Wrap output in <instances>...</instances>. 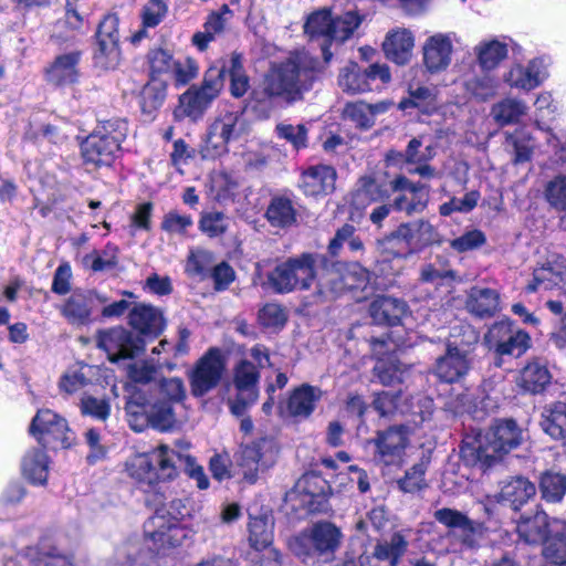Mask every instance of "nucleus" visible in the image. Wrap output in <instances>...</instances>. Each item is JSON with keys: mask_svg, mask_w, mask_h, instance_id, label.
<instances>
[{"mask_svg": "<svg viewBox=\"0 0 566 566\" xmlns=\"http://www.w3.org/2000/svg\"><path fill=\"white\" fill-rule=\"evenodd\" d=\"M119 19L116 14H107L97 29V50L94 60L102 69H114L119 63Z\"/></svg>", "mask_w": 566, "mask_h": 566, "instance_id": "6ab92c4d", "label": "nucleus"}, {"mask_svg": "<svg viewBox=\"0 0 566 566\" xmlns=\"http://www.w3.org/2000/svg\"><path fill=\"white\" fill-rule=\"evenodd\" d=\"M478 62L483 70L495 69L507 56V45L496 39L483 41L474 49Z\"/></svg>", "mask_w": 566, "mask_h": 566, "instance_id": "79ce46f5", "label": "nucleus"}, {"mask_svg": "<svg viewBox=\"0 0 566 566\" xmlns=\"http://www.w3.org/2000/svg\"><path fill=\"white\" fill-rule=\"evenodd\" d=\"M323 70L319 60L307 51L290 53L283 62L274 64L260 86L252 91V107L268 114L274 107L275 98L280 97L289 104L302 101Z\"/></svg>", "mask_w": 566, "mask_h": 566, "instance_id": "f257e3e1", "label": "nucleus"}, {"mask_svg": "<svg viewBox=\"0 0 566 566\" xmlns=\"http://www.w3.org/2000/svg\"><path fill=\"white\" fill-rule=\"evenodd\" d=\"M340 531L329 522H319L304 531L291 544L295 555L307 557L313 553L318 555L334 554L340 544Z\"/></svg>", "mask_w": 566, "mask_h": 566, "instance_id": "1a4fd4ad", "label": "nucleus"}, {"mask_svg": "<svg viewBox=\"0 0 566 566\" xmlns=\"http://www.w3.org/2000/svg\"><path fill=\"white\" fill-rule=\"evenodd\" d=\"M399 234L406 240L412 254L440 243L438 230L427 220L419 219L399 226Z\"/></svg>", "mask_w": 566, "mask_h": 566, "instance_id": "bb28decb", "label": "nucleus"}, {"mask_svg": "<svg viewBox=\"0 0 566 566\" xmlns=\"http://www.w3.org/2000/svg\"><path fill=\"white\" fill-rule=\"evenodd\" d=\"M126 471L142 488L154 490L158 483L177 478L175 451L160 444L150 452L135 454L127 460Z\"/></svg>", "mask_w": 566, "mask_h": 566, "instance_id": "20e7f679", "label": "nucleus"}, {"mask_svg": "<svg viewBox=\"0 0 566 566\" xmlns=\"http://www.w3.org/2000/svg\"><path fill=\"white\" fill-rule=\"evenodd\" d=\"M30 433L44 448H69L72 443L66 420L50 409L36 412L30 426Z\"/></svg>", "mask_w": 566, "mask_h": 566, "instance_id": "9d476101", "label": "nucleus"}, {"mask_svg": "<svg viewBox=\"0 0 566 566\" xmlns=\"http://www.w3.org/2000/svg\"><path fill=\"white\" fill-rule=\"evenodd\" d=\"M373 441L376 447L374 459L377 463L400 467L409 444V430L406 426H394L378 431Z\"/></svg>", "mask_w": 566, "mask_h": 566, "instance_id": "a211bd4d", "label": "nucleus"}, {"mask_svg": "<svg viewBox=\"0 0 566 566\" xmlns=\"http://www.w3.org/2000/svg\"><path fill=\"white\" fill-rule=\"evenodd\" d=\"M542 428L554 439H562L566 436V403L555 402L546 407L543 412Z\"/></svg>", "mask_w": 566, "mask_h": 566, "instance_id": "37998d69", "label": "nucleus"}, {"mask_svg": "<svg viewBox=\"0 0 566 566\" xmlns=\"http://www.w3.org/2000/svg\"><path fill=\"white\" fill-rule=\"evenodd\" d=\"M157 399L172 405L181 402L186 398V389L180 378H161L157 382Z\"/></svg>", "mask_w": 566, "mask_h": 566, "instance_id": "5fc2aeb1", "label": "nucleus"}, {"mask_svg": "<svg viewBox=\"0 0 566 566\" xmlns=\"http://www.w3.org/2000/svg\"><path fill=\"white\" fill-rule=\"evenodd\" d=\"M369 280L370 274L365 268L353 264L343 276L336 272H331L326 279H321L317 282L316 295L321 301L332 300L343 289L364 290Z\"/></svg>", "mask_w": 566, "mask_h": 566, "instance_id": "412c9836", "label": "nucleus"}, {"mask_svg": "<svg viewBox=\"0 0 566 566\" xmlns=\"http://www.w3.org/2000/svg\"><path fill=\"white\" fill-rule=\"evenodd\" d=\"M465 307L478 317H491L500 311V293L494 289L473 286L468 292Z\"/></svg>", "mask_w": 566, "mask_h": 566, "instance_id": "7c9ffc66", "label": "nucleus"}, {"mask_svg": "<svg viewBox=\"0 0 566 566\" xmlns=\"http://www.w3.org/2000/svg\"><path fill=\"white\" fill-rule=\"evenodd\" d=\"M266 217L272 226L284 228L295 222L296 212L290 199L277 197L272 199L266 210Z\"/></svg>", "mask_w": 566, "mask_h": 566, "instance_id": "09e8293b", "label": "nucleus"}, {"mask_svg": "<svg viewBox=\"0 0 566 566\" xmlns=\"http://www.w3.org/2000/svg\"><path fill=\"white\" fill-rule=\"evenodd\" d=\"M557 289L566 295V258L552 254L546 262L533 272V280L528 283V292H542Z\"/></svg>", "mask_w": 566, "mask_h": 566, "instance_id": "4be33fe9", "label": "nucleus"}, {"mask_svg": "<svg viewBox=\"0 0 566 566\" xmlns=\"http://www.w3.org/2000/svg\"><path fill=\"white\" fill-rule=\"evenodd\" d=\"M518 536L528 544L545 543L548 538V532H552V523L548 515L543 511H537L533 516L523 517L517 524Z\"/></svg>", "mask_w": 566, "mask_h": 566, "instance_id": "72a5a7b5", "label": "nucleus"}, {"mask_svg": "<svg viewBox=\"0 0 566 566\" xmlns=\"http://www.w3.org/2000/svg\"><path fill=\"white\" fill-rule=\"evenodd\" d=\"M128 133V124L123 118H112L98 123L92 134L82 143L85 163L108 166L120 150Z\"/></svg>", "mask_w": 566, "mask_h": 566, "instance_id": "423d86ee", "label": "nucleus"}, {"mask_svg": "<svg viewBox=\"0 0 566 566\" xmlns=\"http://www.w3.org/2000/svg\"><path fill=\"white\" fill-rule=\"evenodd\" d=\"M480 197V192L476 190L467 192L463 198L453 197L450 201L440 206L439 212L444 217L450 216L453 212H470L476 207Z\"/></svg>", "mask_w": 566, "mask_h": 566, "instance_id": "052dcab7", "label": "nucleus"}, {"mask_svg": "<svg viewBox=\"0 0 566 566\" xmlns=\"http://www.w3.org/2000/svg\"><path fill=\"white\" fill-rule=\"evenodd\" d=\"M259 370L248 360L240 361L233 374L235 397L229 400L230 410L235 416H243L249 407L255 403L259 397Z\"/></svg>", "mask_w": 566, "mask_h": 566, "instance_id": "f3484780", "label": "nucleus"}, {"mask_svg": "<svg viewBox=\"0 0 566 566\" xmlns=\"http://www.w3.org/2000/svg\"><path fill=\"white\" fill-rule=\"evenodd\" d=\"M210 104L197 91L196 86L190 87L179 97V105L175 111L178 118L189 117L193 120L200 118Z\"/></svg>", "mask_w": 566, "mask_h": 566, "instance_id": "c03bdc74", "label": "nucleus"}, {"mask_svg": "<svg viewBox=\"0 0 566 566\" xmlns=\"http://www.w3.org/2000/svg\"><path fill=\"white\" fill-rule=\"evenodd\" d=\"M526 113V104L516 98H505L499 102L491 112L494 120L501 126L517 123Z\"/></svg>", "mask_w": 566, "mask_h": 566, "instance_id": "a18cd8bd", "label": "nucleus"}, {"mask_svg": "<svg viewBox=\"0 0 566 566\" xmlns=\"http://www.w3.org/2000/svg\"><path fill=\"white\" fill-rule=\"evenodd\" d=\"M552 379L545 365L538 361L528 363L520 373L517 385L531 394L542 392Z\"/></svg>", "mask_w": 566, "mask_h": 566, "instance_id": "4c0bfd02", "label": "nucleus"}, {"mask_svg": "<svg viewBox=\"0 0 566 566\" xmlns=\"http://www.w3.org/2000/svg\"><path fill=\"white\" fill-rule=\"evenodd\" d=\"M276 460V450L272 440L262 438L242 447L238 465L243 479L255 483L260 473L271 468Z\"/></svg>", "mask_w": 566, "mask_h": 566, "instance_id": "ddd939ff", "label": "nucleus"}, {"mask_svg": "<svg viewBox=\"0 0 566 566\" xmlns=\"http://www.w3.org/2000/svg\"><path fill=\"white\" fill-rule=\"evenodd\" d=\"M322 391L319 388L304 384L295 388L286 403L287 413L296 420L307 419L319 401Z\"/></svg>", "mask_w": 566, "mask_h": 566, "instance_id": "c85d7f7f", "label": "nucleus"}, {"mask_svg": "<svg viewBox=\"0 0 566 566\" xmlns=\"http://www.w3.org/2000/svg\"><path fill=\"white\" fill-rule=\"evenodd\" d=\"M97 345L107 354L108 360L112 363L135 358L145 348L143 338L124 327H113L99 332Z\"/></svg>", "mask_w": 566, "mask_h": 566, "instance_id": "2eb2a0df", "label": "nucleus"}, {"mask_svg": "<svg viewBox=\"0 0 566 566\" xmlns=\"http://www.w3.org/2000/svg\"><path fill=\"white\" fill-rule=\"evenodd\" d=\"M428 203L427 186L411 189V191L399 193L394 199V209L405 212L408 216L422 212Z\"/></svg>", "mask_w": 566, "mask_h": 566, "instance_id": "49530a36", "label": "nucleus"}, {"mask_svg": "<svg viewBox=\"0 0 566 566\" xmlns=\"http://www.w3.org/2000/svg\"><path fill=\"white\" fill-rule=\"evenodd\" d=\"M420 280L424 283L442 286L457 281V274L442 261L436 260L421 266Z\"/></svg>", "mask_w": 566, "mask_h": 566, "instance_id": "603ef678", "label": "nucleus"}, {"mask_svg": "<svg viewBox=\"0 0 566 566\" xmlns=\"http://www.w3.org/2000/svg\"><path fill=\"white\" fill-rule=\"evenodd\" d=\"M536 493L534 483L523 476H515L501 485L500 501L510 503L514 510L525 504Z\"/></svg>", "mask_w": 566, "mask_h": 566, "instance_id": "f704fd0d", "label": "nucleus"}, {"mask_svg": "<svg viewBox=\"0 0 566 566\" xmlns=\"http://www.w3.org/2000/svg\"><path fill=\"white\" fill-rule=\"evenodd\" d=\"M523 441V431L512 419L496 420L485 432L467 436L461 444L462 460L486 470L501 462L505 454Z\"/></svg>", "mask_w": 566, "mask_h": 566, "instance_id": "f03ea898", "label": "nucleus"}, {"mask_svg": "<svg viewBox=\"0 0 566 566\" xmlns=\"http://www.w3.org/2000/svg\"><path fill=\"white\" fill-rule=\"evenodd\" d=\"M245 120L239 111H222L209 124L201 149L203 158H217L229 151V144L245 133Z\"/></svg>", "mask_w": 566, "mask_h": 566, "instance_id": "0eeeda50", "label": "nucleus"}, {"mask_svg": "<svg viewBox=\"0 0 566 566\" xmlns=\"http://www.w3.org/2000/svg\"><path fill=\"white\" fill-rule=\"evenodd\" d=\"M390 78V71L386 64L374 63L363 70L357 63L349 62L339 71L338 86L348 94H360L373 91L376 80L385 84Z\"/></svg>", "mask_w": 566, "mask_h": 566, "instance_id": "9b49d317", "label": "nucleus"}, {"mask_svg": "<svg viewBox=\"0 0 566 566\" xmlns=\"http://www.w3.org/2000/svg\"><path fill=\"white\" fill-rule=\"evenodd\" d=\"M489 347L500 356H522L531 344L528 334L515 328L510 321L494 323L485 335Z\"/></svg>", "mask_w": 566, "mask_h": 566, "instance_id": "dca6fc26", "label": "nucleus"}, {"mask_svg": "<svg viewBox=\"0 0 566 566\" xmlns=\"http://www.w3.org/2000/svg\"><path fill=\"white\" fill-rule=\"evenodd\" d=\"M80 60V51H72L57 55L45 71L48 82L54 85L74 83L77 78V65Z\"/></svg>", "mask_w": 566, "mask_h": 566, "instance_id": "473e14b6", "label": "nucleus"}, {"mask_svg": "<svg viewBox=\"0 0 566 566\" xmlns=\"http://www.w3.org/2000/svg\"><path fill=\"white\" fill-rule=\"evenodd\" d=\"M415 45L412 33L408 30L396 31L387 35L382 43L386 56L397 64L409 61Z\"/></svg>", "mask_w": 566, "mask_h": 566, "instance_id": "c9c22d12", "label": "nucleus"}, {"mask_svg": "<svg viewBox=\"0 0 566 566\" xmlns=\"http://www.w3.org/2000/svg\"><path fill=\"white\" fill-rule=\"evenodd\" d=\"M407 541L405 537L395 533L389 541L379 542L374 549V559L384 566H397L400 557L407 549Z\"/></svg>", "mask_w": 566, "mask_h": 566, "instance_id": "a19ab883", "label": "nucleus"}, {"mask_svg": "<svg viewBox=\"0 0 566 566\" xmlns=\"http://www.w3.org/2000/svg\"><path fill=\"white\" fill-rule=\"evenodd\" d=\"M126 409L132 416H136L137 409H142L149 424L159 431H168L176 424L174 405L161 399L147 402L142 396H132L127 401Z\"/></svg>", "mask_w": 566, "mask_h": 566, "instance_id": "5701e85b", "label": "nucleus"}, {"mask_svg": "<svg viewBox=\"0 0 566 566\" xmlns=\"http://www.w3.org/2000/svg\"><path fill=\"white\" fill-rule=\"evenodd\" d=\"M427 464L424 462H420L411 467L405 474L402 479L398 481L399 488L403 492H416L426 486V475Z\"/></svg>", "mask_w": 566, "mask_h": 566, "instance_id": "69168bd1", "label": "nucleus"}, {"mask_svg": "<svg viewBox=\"0 0 566 566\" xmlns=\"http://www.w3.org/2000/svg\"><path fill=\"white\" fill-rule=\"evenodd\" d=\"M377 249L386 262L389 258L405 260L412 255L406 240L399 234V227L389 235L377 241Z\"/></svg>", "mask_w": 566, "mask_h": 566, "instance_id": "de8ad7c7", "label": "nucleus"}, {"mask_svg": "<svg viewBox=\"0 0 566 566\" xmlns=\"http://www.w3.org/2000/svg\"><path fill=\"white\" fill-rule=\"evenodd\" d=\"M369 313L376 324L398 325L408 313V305L400 298L378 296L369 306Z\"/></svg>", "mask_w": 566, "mask_h": 566, "instance_id": "c756f323", "label": "nucleus"}, {"mask_svg": "<svg viewBox=\"0 0 566 566\" xmlns=\"http://www.w3.org/2000/svg\"><path fill=\"white\" fill-rule=\"evenodd\" d=\"M106 298L93 291L75 289L59 307L61 315L73 326H86L93 322V314L98 303Z\"/></svg>", "mask_w": 566, "mask_h": 566, "instance_id": "aec40b11", "label": "nucleus"}, {"mask_svg": "<svg viewBox=\"0 0 566 566\" xmlns=\"http://www.w3.org/2000/svg\"><path fill=\"white\" fill-rule=\"evenodd\" d=\"M363 22V15L355 10H348L339 15L333 17L329 44H342L349 40Z\"/></svg>", "mask_w": 566, "mask_h": 566, "instance_id": "ea45409f", "label": "nucleus"}, {"mask_svg": "<svg viewBox=\"0 0 566 566\" xmlns=\"http://www.w3.org/2000/svg\"><path fill=\"white\" fill-rule=\"evenodd\" d=\"M455 33H437L429 36L422 48L423 63L431 73L446 70L451 63Z\"/></svg>", "mask_w": 566, "mask_h": 566, "instance_id": "b1692460", "label": "nucleus"}, {"mask_svg": "<svg viewBox=\"0 0 566 566\" xmlns=\"http://www.w3.org/2000/svg\"><path fill=\"white\" fill-rule=\"evenodd\" d=\"M249 539L255 549L269 546L273 537V522L268 515L251 517L249 523Z\"/></svg>", "mask_w": 566, "mask_h": 566, "instance_id": "3c124183", "label": "nucleus"}, {"mask_svg": "<svg viewBox=\"0 0 566 566\" xmlns=\"http://www.w3.org/2000/svg\"><path fill=\"white\" fill-rule=\"evenodd\" d=\"M275 132L279 138L285 139L297 150L307 146V128L302 124L280 123Z\"/></svg>", "mask_w": 566, "mask_h": 566, "instance_id": "bf43d9fd", "label": "nucleus"}, {"mask_svg": "<svg viewBox=\"0 0 566 566\" xmlns=\"http://www.w3.org/2000/svg\"><path fill=\"white\" fill-rule=\"evenodd\" d=\"M228 226V217L219 211L202 213L199 220V229L210 238L223 234Z\"/></svg>", "mask_w": 566, "mask_h": 566, "instance_id": "e2e57ef3", "label": "nucleus"}, {"mask_svg": "<svg viewBox=\"0 0 566 566\" xmlns=\"http://www.w3.org/2000/svg\"><path fill=\"white\" fill-rule=\"evenodd\" d=\"M22 473L33 484H44L49 475V458L42 449L34 448L22 460Z\"/></svg>", "mask_w": 566, "mask_h": 566, "instance_id": "58836bf2", "label": "nucleus"}, {"mask_svg": "<svg viewBox=\"0 0 566 566\" xmlns=\"http://www.w3.org/2000/svg\"><path fill=\"white\" fill-rule=\"evenodd\" d=\"M506 143L513 149L514 163H525L531 159L535 145L526 130L516 129L513 134H509Z\"/></svg>", "mask_w": 566, "mask_h": 566, "instance_id": "864d4df0", "label": "nucleus"}, {"mask_svg": "<svg viewBox=\"0 0 566 566\" xmlns=\"http://www.w3.org/2000/svg\"><path fill=\"white\" fill-rule=\"evenodd\" d=\"M539 490L547 502L562 501L566 494V474L554 471L544 472L539 480Z\"/></svg>", "mask_w": 566, "mask_h": 566, "instance_id": "8fccbe9b", "label": "nucleus"}, {"mask_svg": "<svg viewBox=\"0 0 566 566\" xmlns=\"http://www.w3.org/2000/svg\"><path fill=\"white\" fill-rule=\"evenodd\" d=\"M369 344L373 354L377 357V363L374 366V377L384 386H391L401 382L408 373V368L398 361L396 358L389 357L388 359L381 356L394 353L397 345L394 343L389 334L381 336H371Z\"/></svg>", "mask_w": 566, "mask_h": 566, "instance_id": "4468645a", "label": "nucleus"}, {"mask_svg": "<svg viewBox=\"0 0 566 566\" xmlns=\"http://www.w3.org/2000/svg\"><path fill=\"white\" fill-rule=\"evenodd\" d=\"M548 76L547 64L544 59L531 60L527 65L516 64L505 75V82L512 87L531 91L539 86Z\"/></svg>", "mask_w": 566, "mask_h": 566, "instance_id": "393cba45", "label": "nucleus"}, {"mask_svg": "<svg viewBox=\"0 0 566 566\" xmlns=\"http://www.w3.org/2000/svg\"><path fill=\"white\" fill-rule=\"evenodd\" d=\"M149 554L137 545L120 548L108 566H148Z\"/></svg>", "mask_w": 566, "mask_h": 566, "instance_id": "13d9d810", "label": "nucleus"}, {"mask_svg": "<svg viewBox=\"0 0 566 566\" xmlns=\"http://www.w3.org/2000/svg\"><path fill=\"white\" fill-rule=\"evenodd\" d=\"M318 262L319 255L316 253H302L289 258L268 273L265 284L279 294L307 291L317 279Z\"/></svg>", "mask_w": 566, "mask_h": 566, "instance_id": "39448f33", "label": "nucleus"}, {"mask_svg": "<svg viewBox=\"0 0 566 566\" xmlns=\"http://www.w3.org/2000/svg\"><path fill=\"white\" fill-rule=\"evenodd\" d=\"M286 319L284 308L275 303L265 304L259 312V322L266 328H281Z\"/></svg>", "mask_w": 566, "mask_h": 566, "instance_id": "338daca9", "label": "nucleus"}, {"mask_svg": "<svg viewBox=\"0 0 566 566\" xmlns=\"http://www.w3.org/2000/svg\"><path fill=\"white\" fill-rule=\"evenodd\" d=\"M544 195L553 208L566 211V176L558 175L548 181Z\"/></svg>", "mask_w": 566, "mask_h": 566, "instance_id": "680f3d73", "label": "nucleus"}, {"mask_svg": "<svg viewBox=\"0 0 566 566\" xmlns=\"http://www.w3.org/2000/svg\"><path fill=\"white\" fill-rule=\"evenodd\" d=\"M187 514V506L180 499L157 509L144 524V534L149 543V549L156 551L157 554H165L166 551L182 545L191 536V531L182 524Z\"/></svg>", "mask_w": 566, "mask_h": 566, "instance_id": "7ed1b4c3", "label": "nucleus"}, {"mask_svg": "<svg viewBox=\"0 0 566 566\" xmlns=\"http://www.w3.org/2000/svg\"><path fill=\"white\" fill-rule=\"evenodd\" d=\"M176 469L182 468L185 473L196 481L198 489L206 490L209 486V479L201 465L190 454L175 452Z\"/></svg>", "mask_w": 566, "mask_h": 566, "instance_id": "6e6d98bb", "label": "nucleus"}, {"mask_svg": "<svg viewBox=\"0 0 566 566\" xmlns=\"http://www.w3.org/2000/svg\"><path fill=\"white\" fill-rule=\"evenodd\" d=\"M226 370V364L218 348H210L195 365L189 374L191 394L202 397L214 389Z\"/></svg>", "mask_w": 566, "mask_h": 566, "instance_id": "f8f14e48", "label": "nucleus"}, {"mask_svg": "<svg viewBox=\"0 0 566 566\" xmlns=\"http://www.w3.org/2000/svg\"><path fill=\"white\" fill-rule=\"evenodd\" d=\"M463 328L464 339L449 343L446 354L439 357L434 365L436 375L446 382L461 379L472 366L469 346L475 344L479 336L471 326H464Z\"/></svg>", "mask_w": 566, "mask_h": 566, "instance_id": "6e6552de", "label": "nucleus"}, {"mask_svg": "<svg viewBox=\"0 0 566 566\" xmlns=\"http://www.w3.org/2000/svg\"><path fill=\"white\" fill-rule=\"evenodd\" d=\"M336 170L328 165H314L303 171L300 187L306 196H326L334 191Z\"/></svg>", "mask_w": 566, "mask_h": 566, "instance_id": "a878e982", "label": "nucleus"}, {"mask_svg": "<svg viewBox=\"0 0 566 566\" xmlns=\"http://www.w3.org/2000/svg\"><path fill=\"white\" fill-rule=\"evenodd\" d=\"M223 87V71L220 69H209L205 73L203 81L196 91L205 98L209 104L219 95Z\"/></svg>", "mask_w": 566, "mask_h": 566, "instance_id": "4d7b16f0", "label": "nucleus"}, {"mask_svg": "<svg viewBox=\"0 0 566 566\" xmlns=\"http://www.w3.org/2000/svg\"><path fill=\"white\" fill-rule=\"evenodd\" d=\"M129 325L144 335H159L165 328L161 311L150 304L138 303L128 313Z\"/></svg>", "mask_w": 566, "mask_h": 566, "instance_id": "cd10ccee", "label": "nucleus"}, {"mask_svg": "<svg viewBox=\"0 0 566 566\" xmlns=\"http://www.w3.org/2000/svg\"><path fill=\"white\" fill-rule=\"evenodd\" d=\"M552 533L544 543V557L552 566H566V523L553 521Z\"/></svg>", "mask_w": 566, "mask_h": 566, "instance_id": "e433bc0d", "label": "nucleus"}, {"mask_svg": "<svg viewBox=\"0 0 566 566\" xmlns=\"http://www.w3.org/2000/svg\"><path fill=\"white\" fill-rule=\"evenodd\" d=\"M171 72L177 85H186L197 77L199 66L192 57L185 56L175 61Z\"/></svg>", "mask_w": 566, "mask_h": 566, "instance_id": "774afa93", "label": "nucleus"}, {"mask_svg": "<svg viewBox=\"0 0 566 566\" xmlns=\"http://www.w3.org/2000/svg\"><path fill=\"white\" fill-rule=\"evenodd\" d=\"M333 14L331 9L322 8L312 12L304 24L305 33L313 39H323L324 44L322 45V54L324 63L327 64L332 57L327 43H329V33L332 27Z\"/></svg>", "mask_w": 566, "mask_h": 566, "instance_id": "2f4dec72", "label": "nucleus"}, {"mask_svg": "<svg viewBox=\"0 0 566 566\" xmlns=\"http://www.w3.org/2000/svg\"><path fill=\"white\" fill-rule=\"evenodd\" d=\"M343 115L361 129H368L374 125V120L370 118L369 106L361 101L346 104Z\"/></svg>", "mask_w": 566, "mask_h": 566, "instance_id": "0e129e2a", "label": "nucleus"}]
</instances>
